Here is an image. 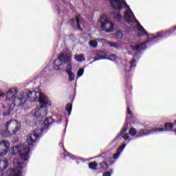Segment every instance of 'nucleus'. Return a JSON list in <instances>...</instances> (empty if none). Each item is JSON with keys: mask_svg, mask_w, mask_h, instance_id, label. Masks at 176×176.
Here are the masks:
<instances>
[{"mask_svg": "<svg viewBox=\"0 0 176 176\" xmlns=\"http://www.w3.org/2000/svg\"><path fill=\"white\" fill-rule=\"evenodd\" d=\"M123 38V33L120 31H118L116 33V39H122Z\"/></svg>", "mask_w": 176, "mask_h": 176, "instance_id": "bb28decb", "label": "nucleus"}, {"mask_svg": "<svg viewBox=\"0 0 176 176\" xmlns=\"http://www.w3.org/2000/svg\"><path fill=\"white\" fill-rule=\"evenodd\" d=\"M65 109L68 113V115H71V112H72V104L69 103L66 105Z\"/></svg>", "mask_w": 176, "mask_h": 176, "instance_id": "a878e982", "label": "nucleus"}, {"mask_svg": "<svg viewBox=\"0 0 176 176\" xmlns=\"http://www.w3.org/2000/svg\"><path fill=\"white\" fill-rule=\"evenodd\" d=\"M90 170H96L98 167V164L96 162H90L88 165Z\"/></svg>", "mask_w": 176, "mask_h": 176, "instance_id": "6ab92c4d", "label": "nucleus"}, {"mask_svg": "<svg viewBox=\"0 0 176 176\" xmlns=\"http://www.w3.org/2000/svg\"><path fill=\"white\" fill-rule=\"evenodd\" d=\"M111 7L113 8L116 12H120L123 8H126V12H124V19L126 23L130 24V23H134L135 25V28L138 30V35L140 38L142 36H147V38H151V34H148V32L145 30L144 27L141 25L140 21L135 19L134 16V13L131 11L130 6L127 5L126 1L124 0H109Z\"/></svg>", "mask_w": 176, "mask_h": 176, "instance_id": "f03ea898", "label": "nucleus"}, {"mask_svg": "<svg viewBox=\"0 0 176 176\" xmlns=\"http://www.w3.org/2000/svg\"><path fill=\"white\" fill-rule=\"evenodd\" d=\"M107 162L109 161H103L102 162L99 164V166H100V168H102V170H107V168H109V164Z\"/></svg>", "mask_w": 176, "mask_h": 176, "instance_id": "aec40b11", "label": "nucleus"}, {"mask_svg": "<svg viewBox=\"0 0 176 176\" xmlns=\"http://www.w3.org/2000/svg\"><path fill=\"white\" fill-rule=\"evenodd\" d=\"M108 45L110 46V47H114V49H120L121 46L120 44L113 42H109Z\"/></svg>", "mask_w": 176, "mask_h": 176, "instance_id": "5701e85b", "label": "nucleus"}, {"mask_svg": "<svg viewBox=\"0 0 176 176\" xmlns=\"http://www.w3.org/2000/svg\"><path fill=\"white\" fill-rule=\"evenodd\" d=\"M74 60L78 63H83V61H86V58H85V55L83 54H75Z\"/></svg>", "mask_w": 176, "mask_h": 176, "instance_id": "2eb2a0df", "label": "nucleus"}, {"mask_svg": "<svg viewBox=\"0 0 176 176\" xmlns=\"http://www.w3.org/2000/svg\"><path fill=\"white\" fill-rule=\"evenodd\" d=\"M56 9L58 12V14H60V10H61V9H62L61 6H56Z\"/></svg>", "mask_w": 176, "mask_h": 176, "instance_id": "2f4dec72", "label": "nucleus"}, {"mask_svg": "<svg viewBox=\"0 0 176 176\" xmlns=\"http://www.w3.org/2000/svg\"><path fill=\"white\" fill-rule=\"evenodd\" d=\"M122 138L125 141H128V142H130V141H131V138H130V135L129 133H125L122 136Z\"/></svg>", "mask_w": 176, "mask_h": 176, "instance_id": "c85d7f7f", "label": "nucleus"}, {"mask_svg": "<svg viewBox=\"0 0 176 176\" xmlns=\"http://www.w3.org/2000/svg\"><path fill=\"white\" fill-rule=\"evenodd\" d=\"M157 131H164V129L163 128H156L153 130L142 129L138 131V135H136V138L151 135V134H155V133H157Z\"/></svg>", "mask_w": 176, "mask_h": 176, "instance_id": "0eeeda50", "label": "nucleus"}, {"mask_svg": "<svg viewBox=\"0 0 176 176\" xmlns=\"http://www.w3.org/2000/svg\"><path fill=\"white\" fill-rule=\"evenodd\" d=\"M3 96H5V94L3 92H0V98L1 97H3Z\"/></svg>", "mask_w": 176, "mask_h": 176, "instance_id": "f704fd0d", "label": "nucleus"}, {"mask_svg": "<svg viewBox=\"0 0 176 176\" xmlns=\"http://www.w3.org/2000/svg\"><path fill=\"white\" fill-rule=\"evenodd\" d=\"M115 30V25H113V23L110 22L106 28H104L103 31H105L107 33L109 32H113V30Z\"/></svg>", "mask_w": 176, "mask_h": 176, "instance_id": "4468645a", "label": "nucleus"}, {"mask_svg": "<svg viewBox=\"0 0 176 176\" xmlns=\"http://www.w3.org/2000/svg\"><path fill=\"white\" fill-rule=\"evenodd\" d=\"M114 19L118 20V21H122V20H123V16H122V15H120V14L117 13V14H114Z\"/></svg>", "mask_w": 176, "mask_h": 176, "instance_id": "c756f323", "label": "nucleus"}, {"mask_svg": "<svg viewBox=\"0 0 176 176\" xmlns=\"http://www.w3.org/2000/svg\"><path fill=\"white\" fill-rule=\"evenodd\" d=\"M95 157H100V160L111 162V157H108V154H107V153H102L100 155Z\"/></svg>", "mask_w": 176, "mask_h": 176, "instance_id": "f3484780", "label": "nucleus"}, {"mask_svg": "<svg viewBox=\"0 0 176 176\" xmlns=\"http://www.w3.org/2000/svg\"><path fill=\"white\" fill-rule=\"evenodd\" d=\"M76 27L78 30L82 31V28H80V25H85V19L80 16V15H78L76 16Z\"/></svg>", "mask_w": 176, "mask_h": 176, "instance_id": "f8f14e48", "label": "nucleus"}, {"mask_svg": "<svg viewBox=\"0 0 176 176\" xmlns=\"http://www.w3.org/2000/svg\"><path fill=\"white\" fill-rule=\"evenodd\" d=\"M83 74H85V69L80 68L77 72V77L76 79H78V78H80L81 76H83Z\"/></svg>", "mask_w": 176, "mask_h": 176, "instance_id": "b1692460", "label": "nucleus"}, {"mask_svg": "<svg viewBox=\"0 0 176 176\" xmlns=\"http://www.w3.org/2000/svg\"><path fill=\"white\" fill-rule=\"evenodd\" d=\"M3 108H5V105H3Z\"/></svg>", "mask_w": 176, "mask_h": 176, "instance_id": "ea45409f", "label": "nucleus"}, {"mask_svg": "<svg viewBox=\"0 0 176 176\" xmlns=\"http://www.w3.org/2000/svg\"><path fill=\"white\" fill-rule=\"evenodd\" d=\"M67 75L69 76V82H74V80H75V74H74V72H70L67 73Z\"/></svg>", "mask_w": 176, "mask_h": 176, "instance_id": "393cba45", "label": "nucleus"}, {"mask_svg": "<svg viewBox=\"0 0 176 176\" xmlns=\"http://www.w3.org/2000/svg\"><path fill=\"white\" fill-rule=\"evenodd\" d=\"M70 23H71V25H75V19H72L70 21Z\"/></svg>", "mask_w": 176, "mask_h": 176, "instance_id": "72a5a7b5", "label": "nucleus"}, {"mask_svg": "<svg viewBox=\"0 0 176 176\" xmlns=\"http://www.w3.org/2000/svg\"><path fill=\"white\" fill-rule=\"evenodd\" d=\"M96 56L98 58H95L94 61H98V60H107V57H105V52L102 51H98L96 52Z\"/></svg>", "mask_w": 176, "mask_h": 176, "instance_id": "ddd939ff", "label": "nucleus"}, {"mask_svg": "<svg viewBox=\"0 0 176 176\" xmlns=\"http://www.w3.org/2000/svg\"><path fill=\"white\" fill-rule=\"evenodd\" d=\"M129 135H131V137H135L137 138V129L135 128H131L129 131Z\"/></svg>", "mask_w": 176, "mask_h": 176, "instance_id": "4be33fe9", "label": "nucleus"}, {"mask_svg": "<svg viewBox=\"0 0 176 176\" xmlns=\"http://www.w3.org/2000/svg\"><path fill=\"white\" fill-rule=\"evenodd\" d=\"M126 144H123L122 146H120L118 148L117 152L113 156V159L114 160L119 159V157L120 156L122 152H123V151H124V148H126Z\"/></svg>", "mask_w": 176, "mask_h": 176, "instance_id": "9b49d317", "label": "nucleus"}, {"mask_svg": "<svg viewBox=\"0 0 176 176\" xmlns=\"http://www.w3.org/2000/svg\"><path fill=\"white\" fill-rule=\"evenodd\" d=\"M98 43L96 41V40L89 41V45L91 47H96L98 46Z\"/></svg>", "mask_w": 176, "mask_h": 176, "instance_id": "7c9ffc66", "label": "nucleus"}, {"mask_svg": "<svg viewBox=\"0 0 176 176\" xmlns=\"http://www.w3.org/2000/svg\"><path fill=\"white\" fill-rule=\"evenodd\" d=\"M111 21H109L108 16L106 14H103L100 16V19L98 20V24L100 25L102 31H103L109 24Z\"/></svg>", "mask_w": 176, "mask_h": 176, "instance_id": "1a4fd4ad", "label": "nucleus"}, {"mask_svg": "<svg viewBox=\"0 0 176 176\" xmlns=\"http://www.w3.org/2000/svg\"><path fill=\"white\" fill-rule=\"evenodd\" d=\"M64 151V157H69V159H72V160H75L76 159V157L65 151V148H63Z\"/></svg>", "mask_w": 176, "mask_h": 176, "instance_id": "412c9836", "label": "nucleus"}, {"mask_svg": "<svg viewBox=\"0 0 176 176\" xmlns=\"http://www.w3.org/2000/svg\"><path fill=\"white\" fill-rule=\"evenodd\" d=\"M137 60L135 59H133L130 63V66L125 67V73L126 76H130V71H131V68H135L137 65Z\"/></svg>", "mask_w": 176, "mask_h": 176, "instance_id": "9d476101", "label": "nucleus"}, {"mask_svg": "<svg viewBox=\"0 0 176 176\" xmlns=\"http://www.w3.org/2000/svg\"><path fill=\"white\" fill-rule=\"evenodd\" d=\"M8 163L6 160H0V171H3L6 168H8Z\"/></svg>", "mask_w": 176, "mask_h": 176, "instance_id": "dca6fc26", "label": "nucleus"}, {"mask_svg": "<svg viewBox=\"0 0 176 176\" xmlns=\"http://www.w3.org/2000/svg\"><path fill=\"white\" fill-rule=\"evenodd\" d=\"M103 176H111L110 172H105L103 173Z\"/></svg>", "mask_w": 176, "mask_h": 176, "instance_id": "473e14b6", "label": "nucleus"}, {"mask_svg": "<svg viewBox=\"0 0 176 176\" xmlns=\"http://www.w3.org/2000/svg\"><path fill=\"white\" fill-rule=\"evenodd\" d=\"M6 100L8 101V111L7 113H3V116H9L10 111L14 109V107H23L25 101V94L20 92L16 87L10 89L6 95Z\"/></svg>", "mask_w": 176, "mask_h": 176, "instance_id": "7ed1b4c3", "label": "nucleus"}, {"mask_svg": "<svg viewBox=\"0 0 176 176\" xmlns=\"http://www.w3.org/2000/svg\"><path fill=\"white\" fill-rule=\"evenodd\" d=\"M72 52H67L59 54L57 58L54 60L53 68L55 71H60V67H63L64 64H67L65 72H72Z\"/></svg>", "mask_w": 176, "mask_h": 176, "instance_id": "20e7f679", "label": "nucleus"}, {"mask_svg": "<svg viewBox=\"0 0 176 176\" xmlns=\"http://www.w3.org/2000/svg\"><path fill=\"white\" fill-rule=\"evenodd\" d=\"M21 126V124L16 120H11L7 122L4 126V130L1 131V135L3 137H9L10 135V132L9 131V127H15L14 130L12 131L13 134H16L19 130H20V127Z\"/></svg>", "mask_w": 176, "mask_h": 176, "instance_id": "39448f33", "label": "nucleus"}, {"mask_svg": "<svg viewBox=\"0 0 176 176\" xmlns=\"http://www.w3.org/2000/svg\"><path fill=\"white\" fill-rule=\"evenodd\" d=\"M133 57H134V58H135V54L134 55V56H133Z\"/></svg>", "mask_w": 176, "mask_h": 176, "instance_id": "58836bf2", "label": "nucleus"}, {"mask_svg": "<svg viewBox=\"0 0 176 176\" xmlns=\"http://www.w3.org/2000/svg\"><path fill=\"white\" fill-rule=\"evenodd\" d=\"M110 173H111V175H112V174H113V170H110V172H109Z\"/></svg>", "mask_w": 176, "mask_h": 176, "instance_id": "e433bc0d", "label": "nucleus"}, {"mask_svg": "<svg viewBox=\"0 0 176 176\" xmlns=\"http://www.w3.org/2000/svg\"><path fill=\"white\" fill-rule=\"evenodd\" d=\"M10 147V143L8 140H3L0 142V157L7 155Z\"/></svg>", "mask_w": 176, "mask_h": 176, "instance_id": "6e6552de", "label": "nucleus"}, {"mask_svg": "<svg viewBox=\"0 0 176 176\" xmlns=\"http://www.w3.org/2000/svg\"><path fill=\"white\" fill-rule=\"evenodd\" d=\"M26 96L29 101L33 102L38 101L41 104L40 107L33 109L31 113L32 118L36 120V124H41V127H38L27 136L26 142L28 146L21 144L12 148V155H17V153L20 155V159H14L13 164H28L30 151L34 146H36V142L41 140L45 129H47L52 123L61 122V116H53L45 120L42 123L43 118L47 115V107L52 105V101L49 100V97L46 94L33 90L28 91Z\"/></svg>", "mask_w": 176, "mask_h": 176, "instance_id": "f257e3e1", "label": "nucleus"}, {"mask_svg": "<svg viewBox=\"0 0 176 176\" xmlns=\"http://www.w3.org/2000/svg\"><path fill=\"white\" fill-rule=\"evenodd\" d=\"M176 125V120L173 122Z\"/></svg>", "mask_w": 176, "mask_h": 176, "instance_id": "4c0bfd02", "label": "nucleus"}, {"mask_svg": "<svg viewBox=\"0 0 176 176\" xmlns=\"http://www.w3.org/2000/svg\"><path fill=\"white\" fill-rule=\"evenodd\" d=\"M59 146H61V148H64V144H63V143H59Z\"/></svg>", "mask_w": 176, "mask_h": 176, "instance_id": "c9c22d12", "label": "nucleus"}, {"mask_svg": "<svg viewBox=\"0 0 176 176\" xmlns=\"http://www.w3.org/2000/svg\"><path fill=\"white\" fill-rule=\"evenodd\" d=\"M127 114H126V123L124 124V126L122 128L120 132L118 133V135L116 137L115 140H118L119 137H121L122 135L124 134L126 131H127L129 129V123H131L132 122L133 119V113H131V110H130V107H127L126 110Z\"/></svg>", "mask_w": 176, "mask_h": 176, "instance_id": "423d86ee", "label": "nucleus"}, {"mask_svg": "<svg viewBox=\"0 0 176 176\" xmlns=\"http://www.w3.org/2000/svg\"><path fill=\"white\" fill-rule=\"evenodd\" d=\"M165 129H163L162 131H173V129H174V124L166 122L164 125Z\"/></svg>", "mask_w": 176, "mask_h": 176, "instance_id": "a211bd4d", "label": "nucleus"}, {"mask_svg": "<svg viewBox=\"0 0 176 176\" xmlns=\"http://www.w3.org/2000/svg\"><path fill=\"white\" fill-rule=\"evenodd\" d=\"M118 58V56L115 54L109 55L108 58H106V60H110L111 61H115Z\"/></svg>", "mask_w": 176, "mask_h": 176, "instance_id": "cd10ccee", "label": "nucleus"}]
</instances>
